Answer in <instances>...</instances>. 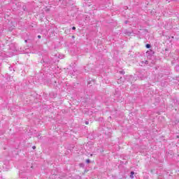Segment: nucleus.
Wrapping results in <instances>:
<instances>
[{"instance_id":"nucleus-8","label":"nucleus","mask_w":179,"mask_h":179,"mask_svg":"<svg viewBox=\"0 0 179 179\" xmlns=\"http://www.w3.org/2000/svg\"><path fill=\"white\" fill-rule=\"evenodd\" d=\"M85 71H87V67H85Z\"/></svg>"},{"instance_id":"nucleus-2","label":"nucleus","mask_w":179,"mask_h":179,"mask_svg":"<svg viewBox=\"0 0 179 179\" xmlns=\"http://www.w3.org/2000/svg\"><path fill=\"white\" fill-rule=\"evenodd\" d=\"M145 47L146 48H150V44H146Z\"/></svg>"},{"instance_id":"nucleus-3","label":"nucleus","mask_w":179,"mask_h":179,"mask_svg":"<svg viewBox=\"0 0 179 179\" xmlns=\"http://www.w3.org/2000/svg\"><path fill=\"white\" fill-rule=\"evenodd\" d=\"M86 163H87V164L90 163V159H87Z\"/></svg>"},{"instance_id":"nucleus-4","label":"nucleus","mask_w":179,"mask_h":179,"mask_svg":"<svg viewBox=\"0 0 179 179\" xmlns=\"http://www.w3.org/2000/svg\"><path fill=\"white\" fill-rule=\"evenodd\" d=\"M72 29H73V30H76V27H72Z\"/></svg>"},{"instance_id":"nucleus-1","label":"nucleus","mask_w":179,"mask_h":179,"mask_svg":"<svg viewBox=\"0 0 179 179\" xmlns=\"http://www.w3.org/2000/svg\"><path fill=\"white\" fill-rule=\"evenodd\" d=\"M134 174H135V172L131 171L130 175V178H134Z\"/></svg>"},{"instance_id":"nucleus-9","label":"nucleus","mask_w":179,"mask_h":179,"mask_svg":"<svg viewBox=\"0 0 179 179\" xmlns=\"http://www.w3.org/2000/svg\"><path fill=\"white\" fill-rule=\"evenodd\" d=\"M145 64H148V61L145 62Z\"/></svg>"},{"instance_id":"nucleus-5","label":"nucleus","mask_w":179,"mask_h":179,"mask_svg":"<svg viewBox=\"0 0 179 179\" xmlns=\"http://www.w3.org/2000/svg\"><path fill=\"white\" fill-rule=\"evenodd\" d=\"M85 124L86 125H89V122L88 121L85 122Z\"/></svg>"},{"instance_id":"nucleus-6","label":"nucleus","mask_w":179,"mask_h":179,"mask_svg":"<svg viewBox=\"0 0 179 179\" xmlns=\"http://www.w3.org/2000/svg\"><path fill=\"white\" fill-rule=\"evenodd\" d=\"M38 38H41V36L38 35Z\"/></svg>"},{"instance_id":"nucleus-10","label":"nucleus","mask_w":179,"mask_h":179,"mask_svg":"<svg viewBox=\"0 0 179 179\" xmlns=\"http://www.w3.org/2000/svg\"><path fill=\"white\" fill-rule=\"evenodd\" d=\"M120 73H123V72H122V71H120Z\"/></svg>"},{"instance_id":"nucleus-7","label":"nucleus","mask_w":179,"mask_h":179,"mask_svg":"<svg viewBox=\"0 0 179 179\" xmlns=\"http://www.w3.org/2000/svg\"><path fill=\"white\" fill-rule=\"evenodd\" d=\"M32 148H33V149H36V146H33Z\"/></svg>"}]
</instances>
